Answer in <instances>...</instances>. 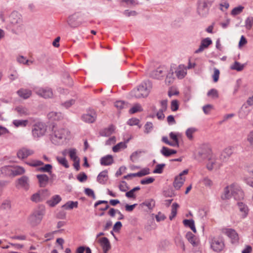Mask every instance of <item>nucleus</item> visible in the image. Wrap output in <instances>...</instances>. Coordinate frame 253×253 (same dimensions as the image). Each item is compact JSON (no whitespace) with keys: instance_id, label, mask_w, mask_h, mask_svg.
<instances>
[{"instance_id":"1","label":"nucleus","mask_w":253,"mask_h":253,"mask_svg":"<svg viewBox=\"0 0 253 253\" xmlns=\"http://www.w3.org/2000/svg\"><path fill=\"white\" fill-rule=\"evenodd\" d=\"M234 197L236 200H241L244 198L243 191L240 186L235 183L227 186L224 189V192L221 195L222 200L229 199L231 197Z\"/></svg>"},{"instance_id":"2","label":"nucleus","mask_w":253,"mask_h":253,"mask_svg":"<svg viewBox=\"0 0 253 253\" xmlns=\"http://www.w3.org/2000/svg\"><path fill=\"white\" fill-rule=\"evenodd\" d=\"M51 134V139L53 143L59 144L70 136V131L57 125L53 126Z\"/></svg>"},{"instance_id":"3","label":"nucleus","mask_w":253,"mask_h":253,"mask_svg":"<svg viewBox=\"0 0 253 253\" xmlns=\"http://www.w3.org/2000/svg\"><path fill=\"white\" fill-rule=\"evenodd\" d=\"M45 210L43 207L40 208L34 211L29 216L28 221L32 226L39 225L42 221L44 214Z\"/></svg>"},{"instance_id":"4","label":"nucleus","mask_w":253,"mask_h":253,"mask_svg":"<svg viewBox=\"0 0 253 253\" xmlns=\"http://www.w3.org/2000/svg\"><path fill=\"white\" fill-rule=\"evenodd\" d=\"M211 154V149L207 145L202 146L194 154V159L201 162L209 159Z\"/></svg>"},{"instance_id":"5","label":"nucleus","mask_w":253,"mask_h":253,"mask_svg":"<svg viewBox=\"0 0 253 253\" xmlns=\"http://www.w3.org/2000/svg\"><path fill=\"white\" fill-rule=\"evenodd\" d=\"M46 131L45 124L42 122L35 124L32 128V133L34 138H39L43 136Z\"/></svg>"},{"instance_id":"6","label":"nucleus","mask_w":253,"mask_h":253,"mask_svg":"<svg viewBox=\"0 0 253 253\" xmlns=\"http://www.w3.org/2000/svg\"><path fill=\"white\" fill-rule=\"evenodd\" d=\"M149 93V90L147 87L146 83L140 84L137 89L133 90L131 92V95L137 98H144L147 97Z\"/></svg>"},{"instance_id":"7","label":"nucleus","mask_w":253,"mask_h":253,"mask_svg":"<svg viewBox=\"0 0 253 253\" xmlns=\"http://www.w3.org/2000/svg\"><path fill=\"white\" fill-rule=\"evenodd\" d=\"M36 93L44 98H51L53 96L52 89L49 87H40L35 89Z\"/></svg>"},{"instance_id":"8","label":"nucleus","mask_w":253,"mask_h":253,"mask_svg":"<svg viewBox=\"0 0 253 253\" xmlns=\"http://www.w3.org/2000/svg\"><path fill=\"white\" fill-rule=\"evenodd\" d=\"M188 173V169H185L175 177L173 186L175 189L179 190L182 187L185 181V177L184 175H186Z\"/></svg>"},{"instance_id":"9","label":"nucleus","mask_w":253,"mask_h":253,"mask_svg":"<svg viewBox=\"0 0 253 253\" xmlns=\"http://www.w3.org/2000/svg\"><path fill=\"white\" fill-rule=\"evenodd\" d=\"M222 233L230 238L233 243L238 242L239 236L235 230L231 228H223Z\"/></svg>"},{"instance_id":"10","label":"nucleus","mask_w":253,"mask_h":253,"mask_svg":"<svg viewBox=\"0 0 253 253\" xmlns=\"http://www.w3.org/2000/svg\"><path fill=\"white\" fill-rule=\"evenodd\" d=\"M211 248L217 252L222 250L224 248V243L222 240L218 237L213 238L211 242Z\"/></svg>"},{"instance_id":"11","label":"nucleus","mask_w":253,"mask_h":253,"mask_svg":"<svg viewBox=\"0 0 253 253\" xmlns=\"http://www.w3.org/2000/svg\"><path fill=\"white\" fill-rule=\"evenodd\" d=\"M168 71V69L167 67H159L151 73V76L154 78L160 79L163 77Z\"/></svg>"},{"instance_id":"12","label":"nucleus","mask_w":253,"mask_h":253,"mask_svg":"<svg viewBox=\"0 0 253 253\" xmlns=\"http://www.w3.org/2000/svg\"><path fill=\"white\" fill-rule=\"evenodd\" d=\"M96 118V113L93 110H88L86 113L84 114L82 116L83 120L87 123H92L94 122Z\"/></svg>"},{"instance_id":"13","label":"nucleus","mask_w":253,"mask_h":253,"mask_svg":"<svg viewBox=\"0 0 253 253\" xmlns=\"http://www.w3.org/2000/svg\"><path fill=\"white\" fill-rule=\"evenodd\" d=\"M34 153V151L33 150L23 147L17 151V156L20 159H24Z\"/></svg>"},{"instance_id":"14","label":"nucleus","mask_w":253,"mask_h":253,"mask_svg":"<svg viewBox=\"0 0 253 253\" xmlns=\"http://www.w3.org/2000/svg\"><path fill=\"white\" fill-rule=\"evenodd\" d=\"M213 0H211L210 1H207L204 0L201 2L198 6V11L200 15H204L208 12V7L209 5H211Z\"/></svg>"},{"instance_id":"15","label":"nucleus","mask_w":253,"mask_h":253,"mask_svg":"<svg viewBox=\"0 0 253 253\" xmlns=\"http://www.w3.org/2000/svg\"><path fill=\"white\" fill-rule=\"evenodd\" d=\"M80 16L78 14H75L68 18V22L69 25L72 27H77L82 24V21L79 20Z\"/></svg>"},{"instance_id":"16","label":"nucleus","mask_w":253,"mask_h":253,"mask_svg":"<svg viewBox=\"0 0 253 253\" xmlns=\"http://www.w3.org/2000/svg\"><path fill=\"white\" fill-rule=\"evenodd\" d=\"M16 186L18 188H22L26 190L28 189L29 188V180L28 177L24 176L19 178L16 182Z\"/></svg>"},{"instance_id":"17","label":"nucleus","mask_w":253,"mask_h":253,"mask_svg":"<svg viewBox=\"0 0 253 253\" xmlns=\"http://www.w3.org/2000/svg\"><path fill=\"white\" fill-rule=\"evenodd\" d=\"M8 21L12 25L18 24L21 21V15L17 12H13L9 15Z\"/></svg>"},{"instance_id":"18","label":"nucleus","mask_w":253,"mask_h":253,"mask_svg":"<svg viewBox=\"0 0 253 253\" xmlns=\"http://www.w3.org/2000/svg\"><path fill=\"white\" fill-rule=\"evenodd\" d=\"M98 242L102 248L104 253H106L111 248L109 240L106 237H102L98 240Z\"/></svg>"},{"instance_id":"19","label":"nucleus","mask_w":253,"mask_h":253,"mask_svg":"<svg viewBox=\"0 0 253 253\" xmlns=\"http://www.w3.org/2000/svg\"><path fill=\"white\" fill-rule=\"evenodd\" d=\"M109 179L108 171L104 170L100 172L97 177V181L101 184H105Z\"/></svg>"},{"instance_id":"20","label":"nucleus","mask_w":253,"mask_h":253,"mask_svg":"<svg viewBox=\"0 0 253 253\" xmlns=\"http://www.w3.org/2000/svg\"><path fill=\"white\" fill-rule=\"evenodd\" d=\"M212 43L211 40L209 38H207L201 41V44L198 49H197L195 53H198L202 52L204 49L207 48Z\"/></svg>"},{"instance_id":"21","label":"nucleus","mask_w":253,"mask_h":253,"mask_svg":"<svg viewBox=\"0 0 253 253\" xmlns=\"http://www.w3.org/2000/svg\"><path fill=\"white\" fill-rule=\"evenodd\" d=\"M175 74L178 79H183L187 74V68L183 65H180L176 69Z\"/></svg>"},{"instance_id":"22","label":"nucleus","mask_w":253,"mask_h":253,"mask_svg":"<svg viewBox=\"0 0 253 253\" xmlns=\"http://www.w3.org/2000/svg\"><path fill=\"white\" fill-rule=\"evenodd\" d=\"M47 116L48 119L52 121H59L63 119L62 114L57 112H50L47 114Z\"/></svg>"},{"instance_id":"23","label":"nucleus","mask_w":253,"mask_h":253,"mask_svg":"<svg viewBox=\"0 0 253 253\" xmlns=\"http://www.w3.org/2000/svg\"><path fill=\"white\" fill-rule=\"evenodd\" d=\"M41 187H44L48 183L49 178L46 174H38L37 175Z\"/></svg>"},{"instance_id":"24","label":"nucleus","mask_w":253,"mask_h":253,"mask_svg":"<svg viewBox=\"0 0 253 253\" xmlns=\"http://www.w3.org/2000/svg\"><path fill=\"white\" fill-rule=\"evenodd\" d=\"M113 158L111 155H107L102 157L100 160V164L103 166H109L113 164Z\"/></svg>"},{"instance_id":"25","label":"nucleus","mask_w":253,"mask_h":253,"mask_svg":"<svg viewBox=\"0 0 253 253\" xmlns=\"http://www.w3.org/2000/svg\"><path fill=\"white\" fill-rule=\"evenodd\" d=\"M17 94L20 97L27 99L31 96L32 91L29 89L22 88L17 91Z\"/></svg>"},{"instance_id":"26","label":"nucleus","mask_w":253,"mask_h":253,"mask_svg":"<svg viewBox=\"0 0 253 253\" xmlns=\"http://www.w3.org/2000/svg\"><path fill=\"white\" fill-rule=\"evenodd\" d=\"M169 137L171 139L173 140L172 143H173V147H178L179 146L178 137L180 136V133H175L173 132H171L169 134Z\"/></svg>"},{"instance_id":"27","label":"nucleus","mask_w":253,"mask_h":253,"mask_svg":"<svg viewBox=\"0 0 253 253\" xmlns=\"http://www.w3.org/2000/svg\"><path fill=\"white\" fill-rule=\"evenodd\" d=\"M61 200V198L59 195L53 196L50 200L47 201V204L51 207H54L59 203Z\"/></svg>"},{"instance_id":"28","label":"nucleus","mask_w":253,"mask_h":253,"mask_svg":"<svg viewBox=\"0 0 253 253\" xmlns=\"http://www.w3.org/2000/svg\"><path fill=\"white\" fill-rule=\"evenodd\" d=\"M161 153L165 157H169L172 155L175 154L177 151L173 149H169L166 147H163L161 150Z\"/></svg>"},{"instance_id":"29","label":"nucleus","mask_w":253,"mask_h":253,"mask_svg":"<svg viewBox=\"0 0 253 253\" xmlns=\"http://www.w3.org/2000/svg\"><path fill=\"white\" fill-rule=\"evenodd\" d=\"M115 130V127L111 125L105 128L100 132V135L103 136H109L113 134Z\"/></svg>"},{"instance_id":"30","label":"nucleus","mask_w":253,"mask_h":253,"mask_svg":"<svg viewBox=\"0 0 253 253\" xmlns=\"http://www.w3.org/2000/svg\"><path fill=\"white\" fill-rule=\"evenodd\" d=\"M127 147L126 142H121L115 145L112 148V150L114 152L117 153L121 151Z\"/></svg>"},{"instance_id":"31","label":"nucleus","mask_w":253,"mask_h":253,"mask_svg":"<svg viewBox=\"0 0 253 253\" xmlns=\"http://www.w3.org/2000/svg\"><path fill=\"white\" fill-rule=\"evenodd\" d=\"M15 110L17 112L20 116H24L29 115L28 110L25 107L21 106L15 108Z\"/></svg>"},{"instance_id":"32","label":"nucleus","mask_w":253,"mask_h":253,"mask_svg":"<svg viewBox=\"0 0 253 253\" xmlns=\"http://www.w3.org/2000/svg\"><path fill=\"white\" fill-rule=\"evenodd\" d=\"M197 131V129L195 127H192L188 128L185 131V134L187 138L192 141L194 139V134Z\"/></svg>"},{"instance_id":"33","label":"nucleus","mask_w":253,"mask_h":253,"mask_svg":"<svg viewBox=\"0 0 253 253\" xmlns=\"http://www.w3.org/2000/svg\"><path fill=\"white\" fill-rule=\"evenodd\" d=\"M183 223L185 226L189 227L194 233H196L194 221L193 219H184Z\"/></svg>"},{"instance_id":"34","label":"nucleus","mask_w":253,"mask_h":253,"mask_svg":"<svg viewBox=\"0 0 253 253\" xmlns=\"http://www.w3.org/2000/svg\"><path fill=\"white\" fill-rule=\"evenodd\" d=\"M233 147L231 146L225 148L222 152V156L224 158L230 157L233 153Z\"/></svg>"},{"instance_id":"35","label":"nucleus","mask_w":253,"mask_h":253,"mask_svg":"<svg viewBox=\"0 0 253 253\" xmlns=\"http://www.w3.org/2000/svg\"><path fill=\"white\" fill-rule=\"evenodd\" d=\"M186 238L188 241L192 244L194 246L198 245V241L196 237L191 232H188L186 234Z\"/></svg>"},{"instance_id":"36","label":"nucleus","mask_w":253,"mask_h":253,"mask_svg":"<svg viewBox=\"0 0 253 253\" xmlns=\"http://www.w3.org/2000/svg\"><path fill=\"white\" fill-rule=\"evenodd\" d=\"M78 202L69 201L62 206V208L65 210H72L74 208L78 207Z\"/></svg>"},{"instance_id":"37","label":"nucleus","mask_w":253,"mask_h":253,"mask_svg":"<svg viewBox=\"0 0 253 253\" xmlns=\"http://www.w3.org/2000/svg\"><path fill=\"white\" fill-rule=\"evenodd\" d=\"M179 207V205L176 203H174L171 206V211L170 215L169 216V218L170 220H172L176 215L177 210Z\"/></svg>"},{"instance_id":"38","label":"nucleus","mask_w":253,"mask_h":253,"mask_svg":"<svg viewBox=\"0 0 253 253\" xmlns=\"http://www.w3.org/2000/svg\"><path fill=\"white\" fill-rule=\"evenodd\" d=\"M28 123V121L27 120H15L13 121V124L16 127H25L26 126Z\"/></svg>"},{"instance_id":"39","label":"nucleus","mask_w":253,"mask_h":253,"mask_svg":"<svg viewBox=\"0 0 253 253\" xmlns=\"http://www.w3.org/2000/svg\"><path fill=\"white\" fill-rule=\"evenodd\" d=\"M174 78L173 77V72L172 70H170L169 72L167 74L165 80L166 84L168 85L170 84L173 83Z\"/></svg>"},{"instance_id":"40","label":"nucleus","mask_w":253,"mask_h":253,"mask_svg":"<svg viewBox=\"0 0 253 253\" xmlns=\"http://www.w3.org/2000/svg\"><path fill=\"white\" fill-rule=\"evenodd\" d=\"M217 167V165L216 163V160L214 159H210L209 162L207 165V169L210 170H211L213 169L216 168Z\"/></svg>"},{"instance_id":"41","label":"nucleus","mask_w":253,"mask_h":253,"mask_svg":"<svg viewBox=\"0 0 253 253\" xmlns=\"http://www.w3.org/2000/svg\"><path fill=\"white\" fill-rule=\"evenodd\" d=\"M238 207L240 211L242 212L243 215L246 216L248 211L247 207L242 202H238Z\"/></svg>"},{"instance_id":"42","label":"nucleus","mask_w":253,"mask_h":253,"mask_svg":"<svg viewBox=\"0 0 253 253\" xmlns=\"http://www.w3.org/2000/svg\"><path fill=\"white\" fill-rule=\"evenodd\" d=\"M244 68V65L237 61H235L230 67L232 70H236L237 71H241L243 70Z\"/></svg>"},{"instance_id":"43","label":"nucleus","mask_w":253,"mask_h":253,"mask_svg":"<svg viewBox=\"0 0 253 253\" xmlns=\"http://www.w3.org/2000/svg\"><path fill=\"white\" fill-rule=\"evenodd\" d=\"M245 26L247 30H251L253 25V17H249L247 18L245 22Z\"/></svg>"},{"instance_id":"44","label":"nucleus","mask_w":253,"mask_h":253,"mask_svg":"<svg viewBox=\"0 0 253 253\" xmlns=\"http://www.w3.org/2000/svg\"><path fill=\"white\" fill-rule=\"evenodd\" d=\"M115 106L119 110L127 107V104L123 101H117L115 102Z\"/></svg>"},{"instance_id":"45","label":"nucleus","mask_w":253,"mask_h":253,"mask_svg":"<svg viewBox=\"0 0 253 253\" xmlns=\"http://www.w3.org/2000/svg\"><path fill=\"white\" fill-rule=\"evenodd\" d=\"M69 154L70 158L74 161H78L79 159L77 156V152L75 149H70L69 150Z\"/></svg>"},{"instance_id":"46","label":"nucleus","mask_w":253,"mask_h":253,"mask_svg":"<svg viewBox=\"0 0 253 253\" xmlns=\"http://www.w3.org/2000/svg\"><path fill=\"white\" fill-rule=\"evenodd\" d=\"M25 172L24 169L21 167L17 166L15 167L12 170V172L14 175H21Z\"/></svg>"},{"instance_id":"47","label":"nucleus","mask_w":253,"mask_h":253,"mask_svg":"<svg viewBox=\"0 0 253 253\" xmlns=\"http://www.w3.org/2000/svg\"><path fill=\"white\" fill-rule=\"evenodd\" d=\"M209 97L212 99H216L218 97V91L215 89H211L207 93Z\"/></svg>"},{"instance_id":"48","label":"nucleus","mask_w":253,"mask_h":253,"mask_svg":"<svg viewBox=\"0 0 253 253\" xmlns=\"http://www.w3.org/2000/svg\"><path fill=\"white\" fill-rule=\"evenodd\" d=\"M244 8V7L241 5L236 7L232 9L231 14L234 16L238 15L243 11Z\"/></svg>"},{"instance_id":"49","label":"nucleus","mask_w":253,"mask_h":253,"mask_svg":"<svg viewBox=\"0 0 253 253\" xmlns=\"http://www.w3.org/2000/svg\"><path fill=\"white\" fill-rule=\"evenodd\" d=\"M142 111V109L141 106L139 104H136L129 109V112L130 114H132Z\"/></svg>"},{"instance_id":"50","label":"nucleus","mask_w":253,"mask_h":253,"mask_svg":"<svg viewBox=\"0 0 253 253\" xmlns=\"http://www.w3.org/2000/svg\"><path fill=\"white\" fill-rule=\"evenodd\" d=\"M11 208V204L9 201H4L0 206V209L3 210H10Z\"/></svg>"},{"instance_id":"51","label":"nucleus","mask_w":253,"mask_h":253,"mask_svg":"<svg viewBox=\"0 0 253 253\" xmlns=\"http://www.w3.org/2000/svg\"><path fill=\"white\" fill-rule=\"evenodd\" d=\"M52 166L50 164H46L44 166L40 168L38 170L42 172H51Z\"/></svg>"},{"instance_id":"52","label":"nucleus","mask_w":253,"mask_h":253,"mask_svg":"<svg viewBox=\"0 0 253 253\" xmlns=\"http://www.w3.org/2000/svg\"><path fill=\"white\" fill-rule=\"evenodd\" d=\"M246 140L250 146H253V130L248 133L247 135Z\"/></svg>"},{"instance_id":"53","label":"nucleus","mask_w":253,"mask_h":253,"mask_svg":"<svg viewBox=\"0 0 253 253\" xmlns=\"http://www.w3.org/2000/svg\"><path fill=\"white\" fill-rule=\"evenodd\" d=\"M18 61L19 63H23L24 64H27L28 65H30L32 64H33V61H30L27 59H26L24 56H19L18 59Z\"/></svg>"},{"instance_id":"54","label":"nucleus","mask_w":253,"mask_h":253,"mask_svg":"<svg viewBox=\"0 0 253 253\" xmlns=\"http://www.w3.org/2000/svg\"><path fill=\"white\" fill-rule=\"evenodd\" d=\"M39 193H40V196L42 201L45 200L50 195L49 191L46 189L39 191Z\"/></svg>"},{"instance_id":"55","label":"nucleus","mask_w":253,"mask_h":253,"mask_svg":"<svg viewBox=\"0 0 253 253\" xmlns=\"http://www.w3.org/2000/svg\"><path fill=\"white\" fill-rule=\"evenodd\" d=\"M31 200L34 202H40L42 201V199L40 193L38 192L34 194L31 198Z\"/></svg>"},{"instance_id":"56","label":"nucleus","mask_w":253,"mask_h":253,"mask_svg":"<svg viewBox=\"0 0 253 253\" xmlns=\"http://www.w3.org/2000/svg\"><path fill=\"white\" fill-rule=\"evenodd\" d=\"M220 72L219 70L215 68L213 69V74L212 76L213 81L216 83L219 79Z\"/></svg>"},{"instance_id":"57","label":"nucleus","mask_w":253,"mask_h":253,"mask_svg":"<svg viewBox=\"0 0 253 253\" xmlns=\"http://www.w3.org/2000/svg\"><path fill=\"white\" fill-rule=\"evenodd\" d=\"M56 159L59 164H60L65 168H67L69 167L68 162L65 158L57 157L56 158Z\"/></svg>"},{"instance_id":"58","label":"nucleus","mask_w":253,"mask_h":253,"mask_svg":"<svg viewBox=\"0 0 253 253\" xmlns=\"http://www.w3.org/2000/svg\"><path fill=\"white\" fill-rule=\"evenodd\" d=\"M27 164L32 167H37L43 165V163L39 160H33L31 162L27 163Z\"/></svg>"},{"instance_id":"59","label":"nucleus","mask_w":253,"mask_h":253,"mask_svg":"<svg viewBox=\"0 0 253 253\" xmlns=\"http://www.w3.org/2000/svg\"><path fill=\"white\" fill-rule=\"evenodd\" d=\"M141 152H142L141 151H137L133 153L130 156L131 160L133 162H136L138 160V158H139Z\"/></svg>"},{"instance_id":"60","label":"nucleus","mask_w":253,"mask_h":253,"mask_svg":"<svg viewBox=\"0 0 253 253\" xmlns=\"http://www.w3.org/2000/svg\"><path fill=\"white\" fill-rule=\"evenodd\" d=\"M165 164H159L156 166L155 169L153 171L154 173H161L163 172Z\"/></svg>"},{"instance_id":"61","label":"nucleus","mask_w":253,"mask_h":253,"mask_svg":"<svg viewBox=\"0 0 253 253\" xmlns=\"http://www.w3.org/2000/svg\"><path fill=\"white\" fill-rule=\"evenodd\" d=\"M167 103L168 101L166 100H162L161 102V109H160L159 111H162V112H164L167 110Z\"/></svg>"},{"instance_id":"62","label":"nucleus","mask_w":253,"mask_h":253,"mask_svg":"<svg viewBox=\"0 0 253 253\" xmlns=\"http://www.w3.org/2000/svg\"><path fill=\"white\" fill-rule=\"evenodd\" d=\"M155 179L153 177H147L142 179L140 181V183L142 184H148L152 183L154 181Z\"/></svg>"},{"instance_id":"63","label":"nucleus","mask_w":253,"mask_h":253,"mask_svg":"<svg viewBox=\"0 0 253 253\" xmlns=\"http://www.w3.org/2000/svg\"><path fill=\"white\" fill-rule=\"evenodd\" d=\"M178 109V101L176 100H173L171 102V109L173 111H175Z\"/></svg>"},{"instance_id":"64","label":"nucleus","mask_w":253,"mask_h":253,"mask_svg":"<svg viewBox=\"0 0 253 253\" xmlns=\"http://www.w3.org/2000/svg\"><path fill=\"white\" fill-rule=\"evenodd\" d=\"M212 108L213 106L212 105L208 104L203 106V110L206 114H208Z\"/></svg>"}]
</instances>
